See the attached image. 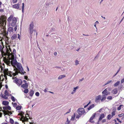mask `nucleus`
<instances>
[{
	"instance_id": "6e6d98bb",
	"label": "nucleus",
	"mask_w": 124,
	"mask_h": 124,
	"mask_svg": "<svg viewBox=\"0 0 124 124\" xmlns=\"http://www.w3.org/2000/svg\"><path fill=\"white\" fill-rule=\"evenodd\" d=\"M124 82V78L122 79L121 81V83H123Z\"/></svg>"
},
{
	"instance_id": "a878e982",
	"label": "nucleus",
	"mask_w": 124,
	"mask_h": 124,
	"mask_svg": "<svg viewBox=\"0 0 124 124\" xmlns=\"http://www.w3.org/2000/svg\"><path fill=\"white\" fill-rule=\"evenodd\" d=\"M113 116L111 114H109L107 117V119L109 120Z\"/></svg>"
},
{
	"instance_id": "c756f323",
	"label": "nucleus",
	"mask_w": 124,
	"mask_h": 124,
	"mask_svg": "<svg viewBox=\"0 0 124 124\" xmlns=\"http://www.w3.org/2000/svg\"><path fill=\"white\" fill-rule=\"evenodd\" d=\"M22 107L21 106H18L16 107V109L17 110H20L21 109Z\"/></svg>"
},
{
	"instance_id": "4c0bfd02",
	"label": "nucleus",
	"mask_w": 124,
	"mask_h": 124,
	"mask_svg": "<svg viewBox=\"0 0 124 124\" xmlns=\"http://www.w3.org/2000/svg\"><path fill=\"white\" fill-rule=\"evenodd\" d=\"M16 53V50L15 49H13V52H11V54H15V53Z\"/></svg>"
},
{
	"instance_id": "e2e57ef3",
	"label": "nucleus",
	"mask_w": 124,
	"mask_h": 124,
	"mask_svg": "<svg viewBox=\"0 0 124 124\" xmlns=\"http://www.w3.org/2000/svg\"><path fill=\"white\" fill-rule=\"evenodd\" d=\"M98 23H99L97 21L95 22V24H98Z\"/></svg>"
},
{
	"instance_id": "4be33fe9",
	"label": "nucleus",
	"mask_w": 124,
	"mask_h": 124,
	"mask_svg": "<svg viewBox=\"0 0 124 124\" xmlns=\"http://www.w3.org/2000/svg\"><path fill=\"white\" fill-rule=\"evenodd\" d=\"M120 81H118L116 82L114 85V86L115 87H116L118 86L120 84Z\"/></svg>"
},
{
	"instance_id": "c85d7f7f",
	"label": "nucleus",
	"mask_w": 124,
	"mask_h": 124,
	"mask_svg": "<svg viewBox=\"0 0 124 124\" xmlns=\"http://www.w3.org/2000/svg\"><path fill=\"white\" fill-rule=\"evenodd\" d=\"M95 115H96L95 113L93 114V115L92 116L90 117V119L91 120V119L93 120L94 118L95 117Z\"/></svg>"
},
{
	"instance_id": "f03ea898",
	"label": "nucleus",
	"mask_w": 124,
	"mask_h": 124,
	"mask_svg": "<svg viewBox=\"0 0 124 124\" xmlns=\"http://www.w3.org/2000/svg\"><path fill=\"white\" fill-rule=\"evenodd\" d=\"M7 21L13 27L15 26L16 25L17 20L15 17H13L11 15L8 18Z\"/></svg>"
},
{
	"instance_id": "774afa93",
	"label": "nucleus",
	"mask_w": 124,
	"mask_h": 124,
	"mask_svg": "<svg viewBox=\"0 0 124 124\" xmlns=\"http://www.w3.org/2000/svg\"><path fill=\"white\" fill-rule=\"evenodd\" d=\"M75 118V116L72 117L71 118V119H73V120Z\"/></svg>"
},
{
	"instance_id": "cd10ccee",
	"label": "nucleus",
	"mask_w": 124,
	"mask_h": 124,
	"mask_svg": "<svg viewBox=\"0 0 124 124\" xmlns=\"http://www.w3.org/2000/svg\"><path fill=\"white\" fill-rule=\"evenodd\" d=\"M94 104H93L91 105L88 108V110H90L91 108H93L94 107Z\"/></svg>"
},
{
	"instance_id": "7c9ffc66",
	"label": "nucleus",
	"mask_w": 124,
	"mask_h": 124,
	"mask_svg": "<svg viewBox=\"0 0 124 124\" xmlns=\"http://www.w3.org/2000/svg\"><path fill=\"white\" fill-rule=\"evenodd\" d=\"M6 95H2V97L5 99H8V97L6 96Z\"/></svg>"
},
{
	"instance_id": "0e129e2a",
	"label": "nucleus",
	"mask_w": 124,
	"mask_h": 124,
	"mask_svg": "<svg viewBox=\"0 0 124 124\" xmlns=\"http://www.w3.org/2000/svg\"><path fill=\"white\" fill-rule=\"evenodd\" d=\"M9 47V50L10 51V52H12V50L11 49V48H10V47Z\"/></svg>"
},
{
	"instance_id": "aec40b11",
	"label": "nucleus",
	"mask_w": 124,
	"mask_h": 124,
	"mask_svg": "<svg viewBox=\"0 0 124 124\" xmlns=\"http://www.w3.org/2000/svg\"><path fill=\"white\" fill-rule=\"evenodd\" d=\"M17 37V35L16 34H13L12 37H11V39L13 40L16 39Z\"/></svg>"
},
{
	"instance_id": "a211bd4d",
	"label": "nucleus",
	"mask_w": 124,
	"mask_h": 124,
	"mask_svg": "<svg viewBox=\"0 0 124 124\" xmlns=\"http://www.w3.org/2000/svg\"><path fill=\"white\" fill-rule=\"evenodd\" d=\"M8 31L10 32H12L14 31V28L13 27H9L8 29Z\"/></svg>"
},
{
	"instance_id": "9b49d317",
	"label": "nucleus",
	"mask_w": 124,
	"mask_h": 124,
	"mask_svg": "<svg viewBox=\"0 0 124 124\" xmlns=\"http://www.w3.org/2000/svg\"><path fill=\"white\" fill-rule=\"evenodd\" d=\"M15 54H10L9 56V58L10 59V60H13V61L14 60H15Z\"/></svg>"
},
{
	"instance_id": "1a4fd4ad",
	"label": "nucleus",
	"mask_w": 124,
	"mask_h": 124,
	"mask_svg": "<svg viewBox=\"0 0 124 124\" xmlns=\"http://www.w3.org/2000/svg\"><path fill=\"white\" fill-rule=\"evenodd\" d=\"M20 4L19 3H18L17 4H15L13 5L12 6V7L14 8L15 9H18L19 10H21V8H20Z\"/></svg>"
},
{
	"instance_id": "5701e85b",
	"label": "nucleus",
	"mask_w": 124,
	"mask_h": 124,
	"mask_svg": "<svg viewBox=\"0 0 124 124\" xmlns=\"http://www.w3.org/2000/svg\"><path fill=\"white\" fill-rule=\"evenodd\" d=\"M9 102L8 101H3V102L2 103L5 106H7Z\"/></svg>"
},
{
	"instance_id": "dca6fc26",
	"label": "nucleus",
	"mask_w": 124,
	"mask_h": 124,
	"mask_svg": "<svg viewBox=\"0 0 124 124\" xmlns=\"http://www.w3.org/2000/svg\"><path fill=\"white\" fill-rule=\"evenodd\" d=\"M10 62L11 64L12 65L14 66L16 65V64L17 63H16V61L15 60H14L13 61V60H11V61Z\"/></svg>"
},
{
	"instance_id": "0eeeda50",
	"label": "nucleus",
	"mask_w": 124,
	"mask_h": 124,
	"mask_svg": "<svg viewBox=\"0 0 124 124\" xmlns=\"http://www.w3.org/2000/svg\"><path fill=\"white\" fill-rule=\"evenodd\" d=\"M79 115L81 116L85 112V111L84 109L83 108H79L77 111Z\"/></svg>"
},
{
	"instance_id": "09e8293b",
	"label": "nucleus",
	"mask_w": 124,
	"mask_h": 124,
	"mask_svg": "<svg viewBox=\"0 0 124 124\" xmlns=\"http://www.w3.org/2000/svg\"><path fill=\"white\" fill-rule=\"evenodd\" d=\"M89 122L91 123H94V121L93 120L90 119H89Z\"/></svg>"
},
{
	"instance_id": "bf43d9fd",
	"label": "nucleus",
	"mask_w": 124,
	"mask_h": 124,
	"mask_svg": "<svg viewBox=\"0 0 124 124\" xmlns=\"http://www.w3.org/2000/svg\"><path fill=\"white\" fill-rule=\"evenodd\" d=\"M0 11L1 12L3 11V9H0Z\"/></svg>"
},
{
	"instance_id": "de8ad7c7",
	"label": "nucleus",
	"mask_w": 124,
	"mask_h": 124,
	"mask_svg": "<svg viewBox=\"0 0 124 124\" xmlns=\"http://www.w3.org/2000/svg\"><path fill=\"white\" fill-rule=\"evenodd\" d=\"M17 1V0H13V3H16Z\"/></svg>"
},
{
	"instance_id": "423d86ee",
	"label": "nucleus",
	"mask_w": 124,
	"mask_h": 124,
	"mask_svg": "<svg viewBox=\"0 0 124 124\" xmlns=\"http://www.w3.org/2000/svg\"><path fill=\"white\" fill-rule=\"evenodd\" d=\"M12 79H15L14 82H15L18 85H21L22 83V81L21 79H18L16 77L14 78L12 77Z\"/></svg>"
},
{
	"instance_id": "37998d69",
	"label": "nucleus",
	"mask_w": 124,
	"mask_h": 124,
	"mask_svg": "<svg viewBox=\"0 0 124 124\" xmlns=\"http://www.w3.org/2000/svg\"><path fill=\"white\" fill-rule=\"evenodd\" d=\"M112 82V81L111 80H110L107 83H106L105 84V85H106L108 84H109L111 83Z\"/></svg>"
},
{
	"instance_id": "864d4df0",
	"label": "nucleus",
	"mask_w": 124,
	"mask_h": 124,
	"mask_svg": "<svg viewBox=\"0 0 124 124\" xmlns=\"http://www.w3.org/2000/svg\"><path fill=\"white\" fill-rule=\"evenodd\" d=\"M2 49V46L0 45V52L1 51Z\"/></svg>"
},
{
	"instance_id": "338daca9",
	"label": "nucleus",
	"mask_w": 124,
	"mask_h": 124,
	"mask_svg": "<svg viewBox=\"0 0 124 124\" xmlns=\"http://www.w3.org/2000/svg\"><path fill=\"white\" fill-rule=\"evenodd\" d=\"M15 124H19V123L18 122H16L15 123Z\"/></svg>"
},
{
	"instance_id": "c9c22d12",
	"label": "nucleus",
	"mask_w": 124,
	"mask_h": 124,
	"mask_svg": "<svg viewBox=\"0 0 124 124\" xmlns=\"http://www.w3.org/2000/svg\"><path fill=\"white\" fill-rule=\"evenodd\" d=\"M4 94L5 95H6L7 96H8V92L7 90H5V92Z\"/></svg>"
},
{
	"instance_id": "6ab92c4d",
	"label": "nucleus",
	"mask_w": 124,
	"mask_h": 124,
	"mask_svg": "<svg viewBox=\"0 0 124 124\" xmlns=\"http://www.w3.org/2000/svg\"><path fill=\"white\" fill-rule=\"evenodd\" d=\"M117 88H115L113 89L112 92V93L113 94H115L117 93Z\"/></svg>"
},
{
	"instance_id": "ddd939ff",
	"label": "nucleus",
	"mask_w": 124,
	"mask_h": 124,
	"mask_svg": "<svg viewBox=\"0 0 124 124\" xmlns=\"http://www.w3.org/2000/svg\"><path fill=\"white\" fill-rule=\"evenodd\" d=\"M105 115L104 114H101L100 116V118L99 119V121H100L103 118L105 117Z\"/></svg>"
},
{
	"instance_id": "79ce46f5",
	"label": "nucleus",
	"mask_w": 124,
	"mask_h": 124,
	"mask_svg": "<svg viewBox=\"0 0 124 124\" xmlns=\"http://www.w3.org/2000/svg\"><path fill=\"white\" fill-rule=\"evenodd\" d=\"M124 115V114L123 113L121 114H119L118 115V116L119 117H120L123 116Z\"/></svg>"
},
{
	"instance_id": "58836bf2",
	"label": "nucleus",
	"mask_w": 124,
	"mask_h": 124,
	"mask_svg": "<svg viewBox=\"0 0 124 124\" xmlns=\"http://www.w3.org/2000/svg\"><path fill=\"white\" fill-rule=\"evenodd\" d=\"M78 86H77L75 87H74V88H73V91L74 92V93L75 92L76 90L77 89H78Z\"/></svg>"
},
{
	"instance_id": "20e7f679",
	"label": "nucleus",
	"mask_w": 124,
	"mask_h": 124,
	"mask_svg": "<svg viewBox=\"0 0 124 124\" xmlns=\"http://www.w3.org/2000/svg\"><path fill=\"white\" fill-rule=\"evenodd\" d=\"M16 65L17 68L19 69L20 71H21V74H24V73L25 72L24 71L21 64L20 63H16Z\"/></svg>"
},
{
	"instance_id": "2eb2a0df",
	"label": "nucleus",
	"mask_w": 124,
	"mask_h": 124,
	"mask_svg": "<svg viewBox=\"0 0 124 124\" xmlns=\"http://www.w3.org/2000/svg\"><path fill=\"white\" fill-rule=\"evenodd\" d=\"M106 99V97L105 95H102L101 96V101L102 102L104 101Z\"/></svg>"
},
{
	"instance_id": "2f4dec72",
	"label": "nucleus",
	"mask_w": 124,
	"mask_h": 124,
	"mask_svg": "<svg viewBox=\"0 0 124 124\" xmlns=\"http://www.w3.org/2000/svg\"><path fill=\"white\" fill-rule=\"evenodd\" d=\"M22 12L23 13L24 11V3H23L22 4Z\"/></svg>"
},
{
	"instance_id": "7ed1b4c3",
	"label": "nucleus",
	"mask_w": 124,
	"mask_h": 124,
	"mask_svg": "<svg viewBox=\"0 0 124 124\" xmlns=\"http://www.w3.org/2000/svg\"><path fill=\"white\" fill-rule=\"evenodd\" d=\"M4 110L3 111L4 114L5 115H8L9 116H10L12 113L11 111H9L8 110H10L11 107L10 106H4L3 107Z\"/></svg>"
},
{
	"instance_id": "a18cd8bd",
	"label": "nucleus",
	"mask_w": 124,
	"mask_h": 124,
	"mask_svg": "<svg viewBox=\"0 0 124 124\" xmlns=\"http://www.w3.org/2000/svg\"><path fill=\"white\" fill-rule=\"evenodd\" d=\"M78 61L77 60H76L75 61V65H77L78 64Z\"/></svg>"
},
{
	"instance_id": "603ef678",
	"label": "nucleus",
	"mask_w": 124,
	"mask_h": 124,
	"mask_svg": "<svg viewBox=\"0 0 124 124\" xmlns=\"http://www.w3.org/2000/svg\"><path fill=\"white\" fill-rule=\"evenodd\" d=\"M24 78L26 80H28V78L27 76H24Z\"/></svg>"
},
{
	"instance_id": "f257e3e1",
	"label": "nucleus",
	"mask_w": 124,
	"mask_h": 124,
	"mask_svg": "<svg viewBox=\"0 0 124 124\" xmlns=\"http://www.w3.org/2000/svg\"><path fill=\"white\" fill-rule=\"evenodd\" d=\"M7 18L4 16H1L0 17V25L1 26V31L3 34L7 36L8 33L6 30L5 26L6 24Z\"/></svg>"
},
{
	"instance_id": "c03bdc74",
	"label": "nucleus",
	"mask_w": 124,
	"mask_h": 124,
	"mask_svg": "<svg viewBox=\"0 0 124 124\" xmlns=\"http://www.w3.org/2000/svg\"><path fill=\"white\" fill-rule=\"evenodd\" d=\"M121 68L120 67L119 69V70H118V71H117V72L115 74V75H116L118 73V72L120 71V69H121Z\"/></svg>"
},
{
	"instance_id": "e433bc0d",
	"label": "nucleus",
	"mask_w": 124,
	"mask_h": 124,
	"mask_svg": "<svg viewBox=\"0 0 124 124\" xmlns=\"http://www.w3.org/2000/svg\"><path fill=\"white\" fill-rule=\"evenodd\" d=\"M12 104L13 105V106L14 107H16L17 105V104L16 103H12Z\"/></svg>"
},
{
	"instance_id": "052dcab7",
	"label": "nucleus",
	"mask_w": 124,
	"mask_h": 124,
	"mask_svg": "<svg viewBox=\"0 0 124 124\" xmlns=\"http://www.w3.org/2000/svg\"><path fill=\"white\" fill-rule=\"evenodd\" d=\"M57 54V53L56 52H55L54 53V55H56Z\"/></svg>"
},
{
	"instance_id": "39448f33",
	"label": "nucleus",
	"mask_w": 124,
	"mask_h": 124,
	"mask_svg": "<svg viewBox=\"0 0 124 124\" xmlns=\"http://www.w3.org/2000/svg\"><path fill=\"white\" fill-rule=\"evenodd\" d=\"M34 25V23L32 22L30 24L29 27V33L30 34H31L33 32Z\"/></svg>"
},
{
	"instance_id": "393cba45",
	"label": "nucleus",
	"mask_w": 124,
	"mask_h": 124,
	"mask_svg": "<svg viewBox=\"0 0 124 124\" xmlns=\"http://www.w3.org/2000/svg\"><path fill=\"white\" fill-rule=\"evenodd\" d=\"M11 99L13 102H15L17 100L13 96H12L11 97Z\"/></svg>"
},
{
	"instance_id": "ea45409f",
	"label": "nucleus",
	"mask_w": 124,
	"mask_h": 124,
	"mask_svg": "<svg viewBox=\"0 0 124 124\" xmlns=\"http://www.w3.org/2000/svg\"><path fill=\"white\" fill-rule=\"evenodd\" d=\"M24 120L25 121L28 122V118L26 117H24Z\"/></svg>"
},
{
	"instance_id": "5fc2aeb1",
	"label": "nucleus",
	"mask_w": 124,
	"mask_h": 124,
	"mask_svg": "<svg viewBox=\"0 0 124 124\" xmlns=\"http://www.w3.org/2000/svg\"><path fill=\"white\" fill-rule=\"evenodd\" d=\"M14 29L15 31H16V30L17 29L16 26L15 27Z\"/></svg>"
},
{
	"instance_id": "a19ab883",
	"label": "nucleus",
	"mask_w": 124,
	"mask_h": 124,
	"mask_svg": "<svg viewBox=\"0 0 124 124\" xmlns=\"http://www.w3.org/2000/svg\"><path fill=\"white\" fill-rule=\"evenodd\" d=\"M35 95L37 96H39V93L38 92H37L35 93Z\"/></svg>"
},
{
	"instance_id": "13d9d810",
	"label": "nucleus",
	"mask_w": 124,
	"mask_h": 124,
	"mask_svg": "<svg viewBox=\"0 0 124 124\" xmlns=\"http://www.w3.org/2000/svg\"><path fill=\"white\" fill-rule=\"evenodd\" d=\"M18 38L19 39H20V35L19 34H18Z\"/></svg>"
},
{
	"instance_id": "680f3d73",
	"label": "nucleus",
	"mask_w": 124,
	"mask_h": 124,
	"mask_svg": "<svg viewBox=\"0 0 124 124\" xmlns=\"http://www.w3.org/2000/svg\"><path fill=\"white\" fill-rule=\"evenodd\" d=\"M81 116H76V118H78Z\"/></svg>"
},
{
	"instance_id": "4d7b16f0",
	"label": "nucleus",
	"mask_w": 124,
	"mask_h": 124,
	"mask_svg": "<svg viewBox=\"0 0 124 124\" xmlns=\"http://www.w3.org/2000/svg\"><path fill=\"white\" fill-rule=\"evenodd\" d=\"M67 124H69L70 122V121H69L68 120V118H67Z\"/></svg>"
},
{
	"instance_id": "412c9836",
	"label": "nucleus",
	"mask_w": 124,
	"mask_h": 124,
	"mask_svg": "<svg viewBox=\"0 0 124 124\" xmlns=\"http://www.w3.org/2000/svg\"><path fill=\"white\" fill-rule=\"evenodd\" d=\"M116 109L115 108H114L113 109V111L111 113V115L113 117L115 115V112L116 111Z\"/></svg>"
},
{
	"instance_id": "6e6552de",
	"label": "nucleus",
	"mask_w": 124,
	"mask_h": 124,
	"mask_svg": "<svg viewBox=\"0 0 124 124\" xmlns=\"http://www.w3.org/2000/svg\"><path fill=\"white\" fill-rule=\"evenodd\" d=\"M102 94L105 95V96H107L110 94V93L108 90L107 88L106 89L102 92Z\"/></svg>"
},
{
	"instance_id": "9d476101",
	"label": "nucleus",
	"mask_w": 124,
	"mask_h": 124,
	"mask_svg": "<svg viewBox=\"0 0 124 124\" xmlns=\"http://www.w3.org/2000/svg\"><path fill=\"white\" fill-rule=\"evenodd\" d=\"M101 95H100L97 96L95 98V101L96 102L98 103L101 100Z\"/></svg>"
},
{
	"instance_id": "69168bd1",
	"label": "nucleus",
	"mask_w": 124,
	"mask_h": 124,
	"mask_svg": "<svg viewBox=\"0 0 124 124\" xmlns=\"http://www.w3.org/2000/svg\"><path fill=\"white\" fill-rule=\"evenodd\" d=\"M22 122L23 123H24V122L25 121L24 120V119L23 120H22Z\"/></svg>"
},
{
	"instance_id": "8fccbe9b",
	"label": "nucleus",
	"mask_w": 124,
	"mask_h": 124,
	"mask_svg": "<svg viewBox=\"0 0 124 124\" xmlns=\"http://www.w3.org/2000/svg\"><path fill=\"white\" fill-rule=\"evenodd\" d=\"M90 102H90V101L86 105H85V106H84V108H85L86 107L90 104Z\"/></svg>"
},
{
	"instance_id": "f3484780",
	"label": "nucleus",
	"mask_w": 124,
	"mask_h": 124,
	"mask_svg": "<svg viewBox=\"0 0 124 124\" xmlns=\"http://www.w3.org/2000/svg\"><path fill=\"white\" fill-rule=\"evenodd\" d=\"M34 93V91L32 90H30L29 93V94L30 96L32 97L33 96Z\"/></svg>"
},
{
	"instance_id": "f8f14e48",
	"label": "nucleus",
	"mask_w": 124,
	"mask_h": 124,
	"mask_svg": "<svg viewBox=\"0 0 124 124\" xmlns=\"http://www.w3.org/2000/svg\"><path fill=\"white\" fill-rule=\"evenodd\" d=\"M28 84L27 83H25L24 84H23L21 86V87L24 89L27 88L28 87Z\"/></svg>"
},
{
	"instance_id": "72a5a7b5",
	"label": "nucleus",
	"mask_w": 124,
	"mask_h": 124,
	"mask_svg": "<svg viewBox=\"0 0 124 124\" xmlns=\"http://www.w3.org/2000/svg\"><path fill=\"white\" fill-rule=\"evenodd\" d=\"M25 90L24 91V92L25 93H28L29 91L28 89H27V88L25 89Z\"/></svg>"
},
{
	"instance_id": "4468645a",
	"label": "nucleus",
	"mask_w": 124,
	"mask_h": 124,
	"mask_svg": "<svg viewBox=\"0 0 124 124\" xmlns=\"http://www.w3.org/2000/svg\"><path fill=\"white\" fill-rule=\"evenodd\" d=\"M19 113L18 114V115L21 116L23 117H24V116H23L24 114L23 112L22 111H19L18 112Z\"/></svg>"
},
{
	"instance_id": "f704fd0d",
	"label": "nucleus",
	"mask_w": 124,
	"mask_h": 124,
	"mask_svg": "<svg viewBox=\"0 0 124 124\" xmlns=\"http://www.w3.org/2000/svg\"><path fill=\"white\" fill-rule=\"evenodd\" d=\"M112 98V97L111 96H109L107 98V99L108 100H111Z\"/></svg>"
},
{
	"instance_id": "bb28decb",
	"label": "nucleus",
	"mask_w": 124,
	"mask_h": 124,
	"mask_svg": "<svg viewBox=\"0 0 124 124\" xmlns=\"http://www.w3.org/2000/svg\"><path fill=\"white\" fill-rule=\"evenodd\" d=\"M123 107V105H120L117 108V110H119L121 109Z\"/></svg>"
},
{
	"instance_id": "3c124183",
	"label": "nucleus",
	"mask_w": 124,
	"mask_h": 124,
	"mask_svg": "<svg viewBox=\"0 0 124 124\" xmlns=\"http://www.w3.org/2000/svg\"><path fill=\"white\" fill-rule=\"evenodd\" d=\"M117 120L119 121V122H120V123H122V121H120L119 119L118 118H116Z\"/></svg>"
},
{
	"instance_id": "473e14b6",
	"label": "nucleus",
	"mask_w": 124,
	"mask_h": 124,
	"mask_svg": "<svg viewBox=\"0 0 124 124\" xmlns=\"http://www.w3.org/2000/svg\"><path fill=\"white\" fill-rule=\"evenodd\" d=\"M10 122L11 124H13L14 123V121L12 119L10 118Z\"/></svg>"
},
{
	"instance_id": "b1692460",
	"label": "nucleus",
	"mask_w": 124,
	"mask_h": 124,
	"mask_svg": "<svg viewBox=\"0 0 124 124\" xmlns=\"http://www.w3.org/2000/svg\"><path fill=\"white\" fill-rule=\"evenodd\" d=\"M66 77V76L64 75H62L59 76L58 77V79H61L62 78H63L64 77Z\"/></svg>"
},
{
	"instance_id": "49530a36",
	"label": "nucleus",
	"mask_w": 124,
	"mask_h": 124,
	"mask_svg": "<svg viewBox=\"0 0 124 124\" xmlns=\"http://www.w3.org/2000/svg\"><path fill=\"white\" fill-rule=\"evenodd\" d=\"M106 119H103L102 121V123H105L106 122Z\"/></svg>"
}]
</instances>
